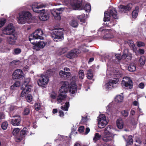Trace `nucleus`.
I'll return each mask as SVG.
<instances>
[{
    "label": "nucleus",
    "instance_id": "44",
    "mask_svg": "<svg viewBox=\"0 0 146 146\" xmlns=\"http://www.w3.org/2000/svg\"><path fill=\"white\" fill-rule=\"evenodd\" d=\"M127 43L129 46L132 49H134L135 47V45L134 44L133 41L129 40L127 41Z\"/></svg>",
    "mask_w": 146,
    "mask_h": 146
},
{
    "label": "nucleus",
    "instance_id": "45",
    "mask_svg": "<svg viewBox=\"0 0 146 146\" xmlns=\"http://www.w3.org/2000/svg\"><path fill=\"white\" fill-rule=\"evenodd\" d=\"M30 111V110L28 108H25L23 112V114L24 115H28Z\"/></svg>",
    "mask_w": 146,
    "mask_h": 146
},
{
    "label": "nucleus",
    "instance_id": "52",
    "mask_svg": "<svg viewBox=\"0 0 146 146\" xmlns=\"http://www.w3.org/2000/svg\"><path fill=\"white\" fill-rule=\"evenodd\" d=\"M113 103H110L106 107V109L108 111V112L110 111L111 108L112 106Z\"/></svg>",
    "mask_w": 146,
    "mask_h": 146
},
{
    "label": "nucleus",
    "instance_id": "57",
    "mask_svg": "<svg viewBox=\"0 0 146 146\" xmlns=\"http://www.w3.org/2000/svg\"><path fill=\"white\" fill-rule=\"evenodd\" d=\"M5 115L2 113H0V123L2 121V120L4 119Z\"/></svg>",
    "mask_w": 146,
    "mask_h": 146
},
{
    "label": "nucleus",
    "instance_id": "46",
    "mask_svg": "<svg viewBox=\"0 0 146 146\" xmlns=\"http://www.w3.org/2000/svg\"><path fill=\"white\" fill-rule=\"evenodd\" d=\"M20 131V130L19 128H15L13 131V135L15 136L16 135L19 133Z\"/></svg>",
    "mask_w": 146,
    "mask_h": 146
},
{
    "label": "nucleus",
    "instance_id": "6",
    "mask_svg": "<svg viewBox=\"0 0 146 146\" xmlns=\"http://www.w3.org/2000/svg\"><path fill=\"white\" fill-rule=\"evenodd\" d=\"M98 33V34H100L102 36L105 34L103 36V38L104 39L108 40L114 37L113 32H112V30L111 29H104L103 28L101 27L99 29Z\"/></svg>",
    "mask_w": 146,
    "mask_h": 146
},
{
    "label": "nucleus",
    "instance_id": "42",
    "mask_svg": "<svg viewBox=\"0 0 146 146\" xmlns=\"http://www.w3.org/2000/svg\"><path fill=\"white\" fill-rule=\"evenodd\" d=\"M30 81V78H26L25 79L24 81V83L22 85L23 86L25 87V85H27V87H28L29 85H31L30 84H29Z\"/></svg>",
    "mask_w": 146,
    "mask_h": 146
},
{
    "label": "nucleus",
    "instance_id": "10",
    "mask_svg": "<svg viewBox=\"0 0 146 146\" xmlns=\"http://www.w3.org/2000/svg\"><path fill=\"white\" fill-rule=\"evenodd\" d=\"M123 80L121 81L122 86L126 89H131L133 88V82L130 78L128 77H124Z\"/></svg>",
    "mask_w": 146,
    "mask_h": 146
},
{
    "label": "nucleus",
    "instance_id": "1",
    "mask_svg": "<svg viewBox=\"0 0 146 146\" xmlns=\"http://www.w3.org/2000/svg\"><path fill=\"white\" fill-rule=\"evenodd\" d=\"M68 91L72 94H74L77 91L76 85L74 82L69 84L68 82L64 81L59 91L60 94L57 98L58 103H61L63 100H66L68 99L65 94Z\"/></svg>",
    "mask_w": 146,
    "mask_h": 146
},
{
    "label": "nucleus",
    "instance_id": "25",
    "mask_svg": "<svg viewBox=\"0 0 146 146\" xmlns=\"http://www.w3.org/2000/svg\"><path fill=\"white\" fill-rule=\"evenodd\" d=\"M29 62H30V64H34L37 62V59L34 55L31 56L29 58Z\"/></svg>",
    "mask_w": 146,
    "mask_h": 146
},
{
    "label": "nucleus",
    "instance_id": "55",
    "mask_svg": "<svg viewBox=\"0 0 146 146\" xmlns=\"http://www.w3.org/2000/svg\"><path fill=\"white\" fill-rule=\"evenodd\" d=\"M84 127L83 126H81L79 127L78 129V131L80 133H81L84 131Z\"/></svg>",
    "mask_w": 146,
    "mask_h": 146
},
{
    "label": "nucleus",
    "instance_id": "29",
    "mask_svg": "<svg viewBox=\"0 0 146 146\" xmlns=\"http://www.w3.org/2000/svg\"><path fill=\"white\" fill-rule=\"evenodd\" d=\"M20 85V82L19 81H16L14 84L10 87V89L12 90H14L18 87H19Z\"/></svg>",
    "mask_w": 146,
    "mask_h": 146
},
{
    "label": "nucleus",
    "instance_id": "13",
    "mask_svg": "<svg viewBox=\"0 0 146 146\" xmlns=\"http://www.w3.org/2000/svg\"><path fill=\"white\" fill-rule=\"evenodd\" d=\"M132 56V54L129 53L128 50L127 49H125L124 50L122 56H121L119 54H116L115 55V58L118 60H120L121 59H125L126 57H128L127 58L131 60Z\"/></svg>",
    "mask_w": 146,
    "mask_h": 146
},
{
    "label": "nucleus",
    "instance_id": "17",
    "mask_svg": "<svg viewBox=\"0 0 146 146\" xmlns=\"http://www.w3.org/2000/svg\"><path fill=\"white\" fill-rule=\"evenodd\" d=\"M80 52V50L78 49H74L68 52L66 55L67 57L70 59H72L76 56V55L79 54Z\"/></svg>",
    "mask_w": 146,
    "mask_h": 146
},
{
    "label": "nucleus",
    "instance_id": "22",
    "mask_svg": "<svg viewBox=\"0 0 146 146\" xmlns=\"http://www.w3.org/2000/svg\"><path fill=\"white\" fill-rule=\"evenodd\" d=\"M59 75L61 78L64 79L69 78L70 77V72H66L62 70L60 71Z\"/></svg>",
    "mask_w": 146,
    "mask_h": 146
},
{
    "label": "nucleus",
    "instance_id": "20",
    "mask_svg": "<svg viewBox=\"0 0 146 146\" xmlns=\"http://www.w3.org/2000/svg\"><path fill=\"white\" fill-rule=\"evenodd\" d=\"M132 7V5L131 3L129 4L126 6L121 5L119 6V8L121 9L120 10L124 12L127 11H129Z\"/></svg>",
    "mask_w": 146,
    "mask_h": 146
},
{
    "label": "nucleus",
    "instance_id": "9",
    "mask_svg": "<svg viewBox=\"0 0 146 146\" xmlns=\"http://www.w3.org/2000/svg\"><path fill=\"white\" fill-rule=\"evenodd\" d=\"M43 35L42 31L40 29H38L29 36V40L31 42H33L35 39H42L43 38L42 36Z\"/></svg>",
    "mask_w": 146,
    "mask_h": 146
},
{
    "label": "nucleus",
    "instance_id": "36",
    "mask_svg": "<svg viewBox=\"0 0 146 146\" xmlns=\"http://www.w3.org/2000/svg\"><path fill=\"white\" fill-rule=\"evenodd\" d=\"M93 74L91 70H89L88 71L87 74V77L89 79H91L93 77Z\"/></svg>",
    "mask_w": 146,
    "mask_h": 146
},
{
    "label": "nucleus",
    "instance_id": "64",
    "mask_svg": "<svg viewBox=\"0 0 146 146\" xmlns=\"http://www.w3.org/2000/svg\"><path fill=\"white\" fill-rule=\"evenodd\" d=\"M87 118L86 117H83L82 116V121L84 122H85L87 120Z\"/></svg>",
    "mask_w": 146,
    "mask_h": 146
},
{
    "label": "nucleus",
    "instance_id": "21",
    "mask_svg": "<svg viewBox=\"0 0 146 146\" xmlns=\"http://www.w3.org/2000/svg\"><path fill=\"white\" fill-rule=\"evenodd\" d=\"M11 36L8 39L9 43L11 44H14L17 38V35L15 34L10 35Z\"/></svg>",
    "mask_w": 146,
    "mask_h": 146
},
{
    "label": "nucleus",
    "instance_id": "33",
    "mask_svg": "<svg viewBox=\"0 0 146 146\" xmlns=\"http://www.w3.org/2000/svg\"><path fill=\"white\" fill-rule=\"evenodd\" d=\"M27 129L26 128H24L20 132V135L21 136L28 135V133L29 132L27 130Z\"/></svg>",
    "mask_w": 146,
    "mask_h": 146
},
{
    "label": "nucleus",
    "instance_id": "27",
    "mask_svg": "<svg viewBox=\"0 0 146 146\" xmlns=\"http://www.w3.org/2000/svg\"><path fill=\"white\" fill-rule=\"evenodd\" d=\"M136 69L135 64L133 63H131L128 67V70L131 72L135 71Z\"/></svg>",
    "mask_w": 146,
    "mask_h": 146
},
{
    "label": "nucleus",
    "instance_id": "26",
    "mask_svg": "<svg viewBox=\"0 0 146 146\" xmlns=\"http://www.w3.org/2000/svg\"><path fill=\"white\" fill-rule=\"evenodd\" d=\"M77 18L80 20L81 22L83 23L85 22V15L84 14H82L81 15H78L77 16Z\"/></svg>",
    "mask_w": 146,
    "mask_h": 146
},
{
    "label": "nucleus",
    "instance_id": "58",
    "mask_svg": "<svg viewBox=\"0 0 146 146\" xmlns=\"http://www.w3.org/2000/svg\"><path fill=\"white\" fill-rule=\"evenodd\" d=\"M139 88L141 89H143L145 87V85L143 83L141 82L138 85Z\"/></svg>",
    "mask_w": 146,
    "mask_h": 146
},
{
    "label": "nucleus",
    "instance_id": "53",
    "mask_svg": "<svg viewBox=\"0 0 146 146\" xmlns=\"http://www.w3.org/2000/svg\"><path fill=\"white\" fill-rule=\"evenodd\" d=\"M6 97L5 96H3L1 97L0 99V103H3L5 102Z\"/></svg>",
    "mask_w": 146,
    "mask_h": 146
},
{
    "label": "nucleus",
    "instance_id": "12",
    "mask_svg": "<svg viewBox=\"0 0 146 146\" xmlns=\"http://www.w3.org/2000/svg\"><path fill=\"white\" fill-rule=\"evenodd\" d=\"M48 77L46 75L42 74L38 80L37 83L39 86L44 87L48 84Z\"/></svg>",
    "mask_w": 146,
    "mask_h": 146
},
{
    "label": "nucleus",
    "instance_id": "41",
    "mask_svg": "<svg viewBox=\"0 0 146 146\" xmlns=\"http://www.w3.org/2000/svg\"><path fill=\"white\" fill-rule=\"evenodd\" d=\"M6 20L5 18L0 19V28H1L4 25L6 22Z\"/></svg>",
    "mask_w": 146,
    "mask_h": 146
},
{
    "label": "nucleus",
    "instance_id": "60",
    "mask_svg": "<svg viewBox=\"0 0 146 146\" xmlns=\"http://www.w3.org/2000/svg\"><path fill=\"white\" fill-rule=\"evenodd\" d=\"M133 105L134 106H139L138 102L137 101H135L133 103Z\"/></svg>",
    "mask_w": 146,
    "mask_h": 146
},
{
    "label": "nucleus",
    "instance_id": "19",
    "mask_svg": "<svg viewBox=\"0 0 146 146\" xmlns=\"http://www.w3.org/2000/svg\"><path fill=\"white\" fill-rule=\"evenodd\" d=\"M113 137L111 136V134H104L102 137V139L105 142L111 141L110 143L111 145L113 144Z\"/></svg>",
    "mask_w": 146,
    "mask_h": 146
},
{
    "label": "nucleus",
    "instance_id": "15",
    "mask_svg": "<svg viewBox=\"0 0 146 146\" xmlns=\"http://www.w3.org/2000/svg\"><path fill=\"white\" fill-rule=\"evenodd\" d=\"M24 77V74L22 71L20 69L15 70L12 74V78L14 80L20 79Z\"/></svg>",
    "mask_w": 146,
    "mask_h": 146
},
{
    "label": "nucleus",
    "instance_id": "14",
    "mask_svg": "<svg viewBox=\"0 0 146 146\" xmlns=\"http://www.w3.org/2000/svg\"><path fill=\"white\" fill-rule=\"evenodd\" d=\"M65 9V8L61 7L56 9H54L51 11V13L55 19L59 20H60L61 18L60 12L63 11Z\"/></svg>",
    "mask_w": 146,
    "mask_h": 146
},
{
    "label": "nucleus",
    "instance_id": "48",
    "mask_svg": "<svg viewBox=\"0 0 146 146\" xmlns=\"http://www.w3.org/2000/svg\"><path fill=\"white\" fill-rule=\"evenodd\" d=\"M8 126V123L6 122H3L1 125V127L3 129L5 130L7 129Z\"/></svg>",
    "mask_w": 146,
    "mask_h": 146
},
{
    "label": "nucleus",
    "instance_id": "63",
    "mask_svg": "<svg viewBox=\"0 0 146 146\" xmlns=\"http://www.w3.org/2000/svg\"><path fill=\"white\" fill-rule=\"evenodd\" d=\"M59 113H60V117H63L64 116V112L62 111H59Z\"/></svg>",
    "mask_w": 146,
    "mask_h": 146
},
{
    "label": "nucleus",
    "instance_id": "28",
    "mask_svg": "<svg viewBox=\"0 0 146 146\" xmlns=\"http://www.w3.org/2000/svg\"><path fill=\"white\" fill-rule=\"evenodd\" d=\"M139 8L137 7H135V9L134 10L132 13V16L133 18H136L138 15Z\"/></svg>",
    "mask_w": 146,
    "mask_h": 146
},
{
    "label": "nucleus",
    "instance_id": "49",
    "mask_svg": "<svg viewBox=\"0 0 146 146\" xmlns=\"http://www.w3.org/2000/svg\"><path fill=\"white\" fill-rule=\"evenodd\" d=\"M57 96V94L56 93L54 92H52L50 95V97L53 99H55L56 98Z\"/></svg>",
    "mask_w": 146,
    "mask_h": 146
},
{
    "label": "nucleus",
    "instance_id": "34",
    "mask_svg": "<svg viewBox=\"0 0 146 146\" xmlns=\"http://www.w3.org/2000/svg\"><path fill=\"white\" fill-rule=\"evenodd\" d=\"M101 135L99 134L98 133H96L95 134L94 136L93 139V140L94 142H96L100 139L101 138Z\"/></svg>",
    "mask_w": 146,
    "mask_h": 146
},
{
    "label": "nucleus",
    "instance_id": "38",
    "mask_svg": "<svg viewBox=\"0 0 146 146\" xmlns=\"http://www.w3.org/2000/svg\"><path fill=\"white\" fill-rule=\"evenodd\" d=\"M127 144L131 145L133 144V140L132 139V136L131 135H129L127 141Z\"/></svg>",
    "mask_w": 146,
    "mask_h": 146
},
{
    "label": "nucleus",
    "instance_id": "18",
    "mask_svg": "<svg viewBox=\"0 0 146 146\" xmlns=\"http://www.w3.org/2000/svg\"><path fill=\"white\" fill-rule=\"evenodd\" d=\"M27 85H25V87L21 86V89L23 90L21 94V96L23 97L26 95V94L28 93L31 91L32 87L31 85H29L28 87H27Z\"/></svg>",
    "mask_w": 146,
    "mask_h": 146
},
{
    "label": "nucleus",
    "instance_id": "51",
    "mask_svg": "<svg viewBox=\"0 0 146 146\" xmlns=\"http://www.w3.org/2000/svg\"><path fill=\"white\" fill-rule=\"evenodd\" d=\"M40 105L39 103H36L35 105V108L36 110H39L40 108Z\"/></svg>",
    "mask_w": 146,
    "mask_h": 146
},
{
    "label": "nucleus",
    "instance_id": "62",
    "mask_svg": "<svg viewBox=\"0 0 146 146\" xmlns=\"http://www.w3.org/2000/svg\"><path fill=\"white\" fill-rule=\"evenodd\" d=\"M144 52V50L143 49H140L139 50V53L141 54H143Z\"/></svg>",
    "mask_w": 146,
    "mask_h": 146
},
{
    "label": "nucleus",
    "instance_id": "39",
    "mask_svg": "<svg viewBox=\"0 0 146 146\" xmlns=\"http://www.w3.org/2000/svg\"><path fill=\"white\" fill-rule=\"evenodd\" d=\"M21 52V50L19 48H15L13 50V53L14 55H17L20 54Z\"/></svg>",
    "mask_w": 146,
    "mask_h": 146
},
{
    "label": "nucleus",
    "instance_id": "61",
    "mask_svg": "<svg viewBox=\"0 0 146 146\" xmlns=\"http://www.w3.org/2000/svg\"><path fill=\"white\" fill-rule=\"evenodd\" d=\"M23 137H21L20 138L17 137L15 138V141L16 142H19L22 139Z\"/></svg>",
    "mask_w": 146,
    "mask_h": 146
},
{
    "label": "nucleus",
    "instance_id": "8",
    "mask_svg": "<svg viewBox=\"0 0 146 146\" xmlns=\"http://www.w3.org/2000/svg\"><path fill=\"white\" fill-rule=\"evenodd\" d=\"M15 31V27L12 23H9L6 26L2 31V33L1 34V36H4L5 35H11L13 34Z\"/></svg>",
    "mask_w": 146,
    "mask_h": 146
},
{
    "label": "nucleus",
    "instance_id": "32",
    "mask_svg": "<svg viewBox=\"0 0 146 146\" xmlns=\"http://www.w3.org/2000/svg\"><path fill=\"white\" fill-rule=\"evenodd\" d=\"M139 61L141 66L143 65L145 62V57L144 56H141L139 60Z\"/></svg>",
    "mask_w": 146,
    "mask_h": 146
},
{
    "label": "nucleus",
    "instance_id": "5",
    "mask_svg": "<svg viewBox=\"0 0 146 146\" xmlns=\"http://www.w3.org/2000/svg\"><path fill=\"white\" fill-rule=\"evenodd\" d=\"M31 17V13L28 11H24L20 13L19 16L17 18V21L18 23L21 24L29 23Z\"/></svg>",
    "mask_w": 146,
    "mask_h": 146
},
{
    "label": "nucleus",
    "instance_id": "40",
    "mask_svg": "<svg viewBox=\"0 0 146 146\" xmlns=\"http://www.w3.org/2000/svg\"><path fill=\"white\" fill-rule=\"evenodd\" d=\"M111 130L110 127L108 126L106 127L104 129V134H111L110 132Z\"/></svg>",
    "mask_w": 146,
    "mask_h": 146
},
{
    "label": "nucleus",
    "instance_id": "31",
    "mask_svg": "<svg viewBox=\"0 0 146 146\" xmlns=\"http://www.w3.org/2000/svg\"><path fill=\"white\" fill-rule=\"evenodd\" d=\"M123 97L121 95H117L115 98V102H120L123 101Z\"/></svg>",
    "mask_w": 146,
    "mask_h": 146
},
{
    "label": "nucleus",
    "instance_id": "30",
    "mask_svg": "<svg viewBox=\"0 0 146 146\" xmlns=\"http://www.w3.org/2000/svg\"><path fill=\"white\" fill-rule=\"evenodd\" d=\"M69 107V102H66L64 106H61V109L63 110L67 111Z\"/></svg>",
    "mask_w": 146,
    "mask_h": 146
},
{
    "label": "nucleus",
    "instance_id": "50",
    "mask_svg": "<svg viewBox=\"0 0 146 146\" xmlns=\"http://www.w3.org/2000/svg\"><path fill=\"white\" fill-rule=\"evenodd\" d=\"M135 142L136 143L135 144V145L136 146H139V145L141 144V140L139 138H136Z\"/></svg>",
    "mask_w": 146,
    "mask_h": 146
},
{
    "label": "nucleus",
    "instance_id": "16",
    "mask_svg": "<svg viewBox=\"0 0 146 146\" xmlns=\"http://www.w3.org/2000/svg\"><path fill=\"white\" fill-rule=\"evenodd\" d=\"M31 43L34 45L33 48L36 50H39L40 48H43L46 45L44 42L41 41H39L37 43L35 41L31 42Z\"/></svg>",
    "mask_w": 146,
    "mask_h": 146
},
{
    "label": "nucleus",
    "instance_id": "7",
    "mask_svg": "<svg viewBox=\"0 0 146 146\" xmlns=\"http://www.w3.org/2000/svg\"><path fill=\"white\" fill-rule=\"evenodd\" d=\"M63 32L61 29H56L52 31L50 36L55 41H58L63 39Z\"/></svg>",
    "mask_w": 146,
    "mask_h": 146
},
{
    "label": "nucleus",
    "instance_id": "3",
    "mask_svg": "<svg viewBox=\"0 0 146 146\" xmlns=\"http://www.w3.org/2000/svg\"><path fill=\"white\" fill-rule=\"evenodd\" d=\"M111 15L115 19H117L118 16L117 15V12L115 8H112L108 9V11L104 12V21H107V23H104V24L106 26L111 27L114 26L115 25L112 21H109L110 19Z\"/></svg>",
    "mask_w": 146,
    "mask_h": 146
},
{
    "label": "nucleus",
    "instance_id": "23",
    "mask_svg": "<svg viewBox=\"0 0 146 146\" xmlns=\"http://www.w3.org/2000/svg\"><path fill=\"white\" fill-rule=\"evenodd\" d=\"M117 126L120 129H122L124 125V122L121 118H119L116 121Z\"/></svg>",
    "mask_w": 146,
    "mask_h": 146
},
{
    "label": "nucleus",
    "instance_id": "2",
    "mask_svg": "<svg viewBox=\"0 0 146 146\" xmlns=\"http://www.w3.org/2000/svg\"><path fill=\"white\" fill-rule=\"evenodd\" d=\"M121 73L119 72L118 70H116L115 72H110L108 69L106 72V76L108 78H113L116 76L113 80H110L108 82L105 84L103 86V88L106 90L116 88L115 85H116L119 82V78L121 77Z\"/></svg>",
    "mask_w": 146,
    "mask_h": 146
},
{
    "label": "nucleus",
    "instance_id": "35",
    "mask_svg": "<svg viewBox=\"0 0 146 146\" xmlns=\"http://www.w3.org/2000/svg\"><path fill=\"white\" fill-rule=\"evenodd\" d=\"M79 78L80 80H82L84 76V73L83 70H80L78 72Z\"/></svg>",
    "mask_w": 146,
    "mask_h": 146
},
{
    "label": "nucleus",
    "instance_id": "54",
    "mask_svg": "<svg viewBox=\"0 0 146 146\" xmlns=\"http://www.w3.org/2000/svg\"><path fill=\"white\" fill-rule=\"evenodd\" d=\"M137 46L139 47L143 46H145V44L142 42H137Z\"/></svg>",
    "mask_w": 146,
    "mask_h": 146
},
{
    "label": "nucleus",
    "instance_id": "47",
    "mask_svg": "<svg viewBox=\"0 0 146 146\" xmlns=\"http://www.w3.org/2000/svg\"><path fill=\"white\" fill-rule=\"evenodd\" d=\"M26 99L28 102H30L32 100L33 97L31 95L29 94L26 97Z\"/></svg>",
    "mask_w": 146,
    "mask_h": 146
},
{
    "label": "nucleus",
    "instance_id": "43",
    "mask_svg": "<svg viewBox=\"0 0 146 146\" xmlns=\"http://www.w3.org/2000/svg\"><path fill=\"white\" fill-rule=\"evenodd\" d=\"M121 114L124 117H127L129 114V111L127 110H123L121 111Z\"/></svg>",
    "mask_w": 146,
    "mask_h": 146
},
{
    "label": "nucleus",
    "instance_id": "37",
    "mask_svg": "<svg viewBox=\"0 0 146 146\" xmlns=\"http://www.w3.org/2000/svg\"><path fill=\"white\" fill-rule=\"evenodd\" d=\"M70 24L71 26L74 27H76L78 25V22L75 20H72L70 23Z\"/></svg>",
    "mask_w": 146,
    "mask_h": 146
},
{
    "label": "nucleus",
    "instance_id": "4",
    "mask_svg": "<svg viewBox=\"0 0 146 146\" xmlns=\"http://www.w3.org/2000/svg\"><path fill=\"white\" fill-rule=\"evenodd\" d=\"M44 7V5L42 4L34 3L32 6V8L33 11L37 13H43L42 15L39 17V19L42 21H45L47 20L49 18V14L47 12H45L44 9L39 10L40 9Z\"/></svg>",
    "mask_w": 146,
    "mask_h": 146
},
{
    "label": "nucleus",
    "instance_id": "59",
    "mask_svg": "<svg viewBox=\"0 0 146 146\" xmlns=\"http://www.w3.org/2000/svg\"><path fill=\"white\" fill-rule=\"evenodd\" d=\"M16 108V107L15 106H11L9 107V110L10 111H13Z\"/></svg>",
    "mask_w": 146,
    "mask_h": 146
},
{
    "label": "nucleus",
    "instance_id": "11",
    "mask_svg": "<svg viewBox=\"0 0 146 146\" xmlns=\"http://www.w3.org/2000/svg\"><path fill=\"white\" fill-rule=\"evenodd\" d=\"M98 126L100 128H103L108 124V121L104 114L100 115L98 118Z\"/></svg>",
    "mask_w": 146,
    "mask_h": 146
},
{
    "label": "nucleus",
    "instance_id": "56",
    "mask_svg": "<svg viewBox=\"0 0 146 146\" xmlns=\"http://www.w3.org/2000/svg\"><path fill=\"white\" fill-rule=\"evenodd\" d=\"M58 136L59 138V139H58V140H59L60 141L63 140L66 137H65L63 135H58ZM56 140H57L58 139Z\"/></svg>",
    "mask_w": 146,
    "mask_h": 146
},
{
    "label": "nucleus",
    "instance_id": "24",
    "mask_svg": "<svg viewBox=\"0 0 146 146\" xmlns=\"http://www.w3.org/2000/svg\"><path fill=\"white\" fill-rule=\"evenodd\" d=\"M21 121V119L20 117L13 119L11 120V124L14 126H18L20 124Z\"/></svg>",
    "mask_w": 146,
    "mask_h": 146
}]
</instances>
